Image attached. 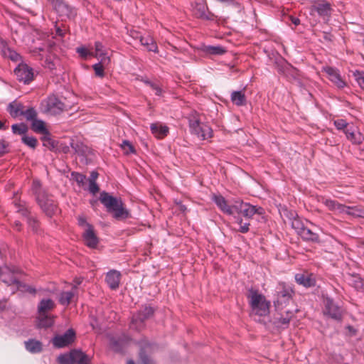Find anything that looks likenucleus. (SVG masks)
Here are the masks:
<instances>
[{"label": "nucleus", "instance_id": "nucleus-35", "mask_svg": "<svg viewBox=\"0 0 364 364\" xmlns=\"http://www.w3.org/2000/svg\"><path fill=\"white\" fill-rule=\"evenodd\" d=\"M348 210H345L344 214H347L353 217L364 218V208L360 206H347Z\"/></svg>", "mask_w": 364, "mask_h": 364}, {"label": "nucleus", "instance_id": "nucleus-4", "mask_svg": "<svg viewBox=\"0 0 364 364\" xmlns=\"http://www.w3.org/2000/svg\"><path fill=\"white\" fill-rule=\"evenodd\" d=\"M40 109L45 114L57 115L66 110L67 106L56 96L50 95L41 102Z\"/></svg>", "mask_w": 364, "mask_h": 364}, {"label": "nucleus", "instance_id": "nucleus-58", "mask_svg": "<svg viewBox=\"0 0 364 364\" xmlns=\"http://www.w3.org/2000/svg\"><path fill=\"white\" fill-rule=\"evenodd\" d=\"M97 177H98L97 172L92 171V172H91V174L88 179V181H95L96 182V179L97 178Z\"/></svg>", "mask_w": 364, "mask_h": 364}, {"label": "nucleus", "instance_id": "nucleus-46", "mask_svg": "<svg viewBox=\"0 0 364 364\" xmlns=\"http://www.w3.org/2000/svg\"><path fill=\"white\" fill-rule=\"evenodd\" d=\"M4 55L14 61H17L20 58L19 55L16 51L10 49L9 48H4Z\"/></svg>", "mask_w": 364, "mask_h": 364}, {"label": "nucleus", "instance_id": "nucleus-7", "mask_svg": "<svg viewBox=\"0 0 364 364\" xmlns=\"http://www.w3.org/2000/svg\"><path fill=\"white\" fill-rule=\"evenodd\" d=\"M291 225L303 240L311 242L319 241L318 234L313 228L305 226L299 219H294Z\"/></svg>", "mask_w": 364, "mask_h": 364}, {"label": "nucleus", "instance_id": "nucleus-51", "mask_svg": "<svg viewBox=\"0 0 364 364\" xmlns=\"http://www.w3.org/2000/svg\"><path fill=\"white\" fill-rule=\"evenodd\" d=\"M77 52L82 58H86L88 55H92V56L93 55L92 52H90L86 48H84V47L77 48Z\"/></svg>", "mask_w": 364, "mask_h": 364}, {"label": "nucleus", "instance_id": "nucleus-53", "mask_svg": "<svg viewBox=\"0 0 364 364\" xmlns=\"http://www.w3.org/2000/svg\"><path fill=\"white\" fill-rule=\"evenodd\" d=\"M334 124L338 129H344L347 127V122L344 119H337Z\"/></svg>", "mask_w": 364, "mask_h": 364}, {"label": "nucleus", "instance_id": "nucleus-5", "mask_svg": "<svg viewBox=\"0 0 364 364\" xmlns=\"http://www.w3.org/2000/svg\"><path fill=\"white\" fill-rule=\"evenodd\" d=\"M189 128L191 133L196 135L199 139L208 140L213 137L211 127L205 123L200 122L196 116L189 119Z\"/></svg>", "mask_w": 364, "mask_h": 364}, {"label": "nucleus", "instance_id": "nucleus-39", "mask_svg": "<svg viewBox=\"0 0 364 364\" xmlns=\"http://www.w3.org/2000/svg\"><path fill=\"white\" fill-rule=\"evenodd\" d=\"M205 52L210 55H223L226 50L222 46H207L205 48Z\"/></svg>", "mask_w": 364, "mask_h": 364}, {"label": "nucleus", "instance_id": "nucleus-24", "mask_svg": "<svg viewBox=\"0 0 364 364\" xmlns=\"http://www.w3.org/2000/svg\"><path fill=\"white\" fill-rule=\"evenodd\" d=\"M151 133L158 139H163L167 136L169 129L167 126L159 122L152 123L150 126Z\"/></svg>", "mask_w": 364, "mask_h": 364}, {"label": "nucleus", "instance_id": "nucleus-34", "mask_svg": "<svg viewBox=\"0 0 364 364\" xmlns=\"http://www.w3.org/2000/svg\"><path fill=\"white\" fill-rule=\"evenodd\" d=\"M110 62L109 57H104L101 58L100 63H96L93 65V69L95 72V75L99 77L104 76V66L108 65Z\"/></svg>", "mask_w": 364, "mask_h": 364}, {"label": "nucleus", "instance_id": "nucleus-16", "mask_svg": "<svg viewBox=\"0 0 364 364\" xmlns=\"http://www.w3.org/2000/svg\"><path fill=\"white\" fill-rule=\"evenodd\" d=\"M323 70L328 75L329 80L338 88H342L346 85L337 70L328 66L324 67Z\"/></svg>", "mask_w": 364, "mask_h": 364}, {"label": "nucleus", "instance_id": "nucleus-33", "mask_svg": "<svg viewBox=\"0 0 364 364\" xmlns=\"http://www.w3.org/2000/svg\"><path fill=\"white\" fill-rule=\"evenodd\" d=\"M31 129L38 134L43 135L44 134H48V130L46 129L45 122L41 119H34L31 124Z\"/></svg>", "mask_w": 364, "mask_h": 364}, {"label": "nucleus", "instance_id": "nucleus-20", "mask_svg": "<svg viewBox=\"0 0 364 364\" xmlns=\"http://www.w3.org/2000/svg\"><path fill=\"white\" fill-rule=\"evenodd\" d=\"M56 11L63 16H70L73 14L72 9L66 4L63 0H49Z\"/></svg>", "mask_w": 364, "mask_h": 364}, {"label": "nucleus", "instance_id": "nucleus-22", "mask_svg": "<svg viewBox=\"0 0 364 364\" xmlns=\"http://www.w3.org/2000/svg\"><path fill=\"white\" fill-rule=\"evenodd\" d=\"M296 282L305 287H310L315 285V279L312 274L306 273H299L295 275Z\"/></svg>", "mask_w": 364, "mask_h": 364}, {"label": "nucleus", "instance_id": "nucleus-49", "mask_svg": "<svg viewBox=\"0 0 364 364\" xmlns=\"http://www.w3.org/2000/svg\"><path fill=\"white\" fill-rule=\"evenodd\" d=\"M237 223L240 225V228L238 230L240 232H241L242 233H245L249 231V226H250L249 223H243V220L242 219H239V218L237 220Z\"/></svg>", "mask_w": 364, "mask_h": 364}, {"label": "nucleus", "instance_id": "nucleus-18", "mask_svg": "<svg viewBox=\"0 0 364 364\" xmlns=\"http://www.w3.org/2000/svg\"><path fill=\"white\" fill-rule=\"evenodd\" d=\"M321 201L329 210L335 213H343L345 210H348L347 205L341 204L336 200L330 198H322Z\"/></svg>", "mask_w": 364, "mask_h": 364}, {"label": "nucleus", "instance_id": "nucleus-64", "mask_svg": "<svg viewBox=\"0 0 364 364\" xmlns=\"http://www.w3.org/2000/svg\"><path fill=\"white\" fill-rule=\"evenodd\" d=\"M6 127L4 126V123L0 121V129H5Z\"/></svg>", "mask_w": 364, "mask_h": 364}, {"label": "nucleus", "instance_id": "nucleus-63", "mask_svg": "<svg viewBox=\"0 0 364 364\" xmlns=\"http://www.w3.org/2000/svg\"><path fill=\"white\" fill-rule=\"evenodd\" d=\"M40 186V183L38 181H34L33 182V187L36 188L37 187Z\"/></svg>", "mask_w": 364, "mask_h": 364}, {"label": "nucleus", "instance_id": "nucleus-50", "mask_svg": "<svg viewBox=\"0 0 364 364\" xmlns=\"http://www.w3.org/2000/svg\"><path fill=\"white\" fill-rule=\"evenodd\" d=\"M146 83L150 85L153 90L155 91V94L157 96H161L163 93L162 89L156 84L152 83L147 81Z\"/></svg>", "mask_w": 364, "mask_h": 364}, {"label": "nucleus", "instance_id": "nucleus-56", "mask_svg": "<svg viewBox=\"0 0 364 364\" xmlns=\"http://www.w3.org/2000/svg\"><path fill=\"white\" fill-rule=\"evenodd\" d=\"M45 63H46V66L48 68L50 69V70H52V69H53V68H54V67H55V62H53V61L51 60L50 57H49V58H46V60H45Z\"/></svg>", "mask_w": 364, "mask_h": 364}, {"label": "nucleus", "instance_id": "nucleus-61", "mask_svg": "<svg viewBox=\"0 0 364 364\" xmlns=\"http://www.w3.org/2000/svg\"><path fill=\"white\" fill-rule=\"evenodd\" d=\"M140 356H141V360L143 362V364H149V360L147 356H145V355L144 356L143 353H140Z\"/></svg>", "mask_w": 364, "mask_h": 364}, {"label": "nucleus", "instance_id": "nucleus-6", "mask_svg": "<svg viewBox=\"0 0 364 364\" xmlns=\"http://www.w3.org/2000/svg\"><path fill=\"white\" fill-rule=\"evenodd\" d=\"M58 361L60 364H89L91 362V357L80 350L75 349L69 353L59 355Z\"/></svg>", "mask_w": 364, "mask_h": 364}, {"label": "nucleus", "instance_id": "nucleus-19", "mask_svg": "<svg viewBox=\"0 0 364 364\" xmlns=\"http://www.w3.org/2000/svg\"><path fill=\"white\" fill-rule=\"evenodd\" d=\"M325 306L326 314H328L332 318L336 320L341 319L342 311L333 303L332 300L326 299Z\"/></svg>", "mask_w": 364, "mask_h": 364}, {"label": "nucleus", "instance_id": "nucleus-31", "mask_svg": "<svg viewBox=\"0 0 364 364\" xmlns=\"http://www.w3.org/2000/svg\"><path fill=\"white\" fill-rule=\"evenodd\" d=\"M140 43L142 46H145L149 51L154 53L159 52L156 43L151 36H147L146 38L140 37Z\"/></svg>", "mask_w": 364, "mask_h": 364}, {"label": "nucleus", "instance_id": "nucleus-29", "mask_svg": "<svg viewBox=\"0 0 364 364\" xmlns=\"http://www.w3.org/2000/svg\"><path fill=\"white\" fill-rule=\"evenodd\" d=\"M230 99L236 106H244L247 103L246 96L243 91H233L231 93Z\"/></svg>", "mask_w": 364, "mask_h": 364}, {"label": "nucleus", "instance_id": "nucleus-30", "mask_svg": "<svg viewBox=\"0 0 364 364\" xmlns=\"http://www.w3.org/2000/svg\"><path fill=\"white\" fill-rule=\"evenodd\" d=\"M38 323L40 328H49L54 323V317L49 314H38Z\"/></svg>", "mask_w": 364, "mask_h": 364}, {"label": "nucleus", "instance_id": "nucleus-2", "mask_svg": "<svg viewBox=\"0 0 364 364\" xmlns=\"http://www.w3.org/2000/svg\"><path fill=\"white\" fill-rule=\"evenodd\" d=\"M100 200L106 207L107 211L112 213L114 218L117 220H122L129 217V212L124 207L120 198L113 197L109 193L103 192L100 195Z\"/></svg>", "mask_w": 364, "mask_h": 364}, {"label": "nucleus", "instance_id": "nucleus-38", "mask_svg": "<svg viewBox=\"0 0 364 364\" xmlns=\"http://www.w3.org/2000/svg\"><path fill=\"white\" fill-rule=\"evenodd\" d=\"M92 56L100 59V60L102 58L107 57V52L100 42L95 43V52L93 53Z\"/></svg>", "mask_w": 364, "mask_h": 364}, {"label": "nucleus", "instance_id": "nucleus-62", "mask_svg": "<svg viewBox=\"0 0 364 364\" xmlns=\"http://www.w3.org/2000/svg\"><path fill=\"white\" fill-rule=\"evenodd\" d=\"M130 36L134 38H139L140 40L141 36H139V33L135 31H131Z\"/></svg>", "mask_w": 364, "mask_h": 364}, {"label": "nucleus", "instance_id": "nucleus-60", "mask_svg": "<svg viewBox=\"0 0 364 364\" xmlns=\"http://www.w3.org/2000/svg\"><path fill=\"white\" fill-rule=\"evenodd\" d=\"M289 18L291 23H294L295 26H298L300 24V20L298 18L290 16Z\"/></svg>", "mask_w": 364, "mask_h": 364}, {"label": "nucleus", "instance_id": "nucleus-44", "mask_svg": "<svg viewBox=\"0 0 364 364\" xmlns=\"http://www.w3.org/2000/svg\"><path fill=\"white\" fill-rule=\"evenodd\" d=\"M121 148L124 151L125 154H133L135 152V149L132 146V144L127 140H124L122 141L121 144Z\"/></svg>", "mask_w": 364, "mask_h": 364}, {"label": "nucleus", "instance_id": "nucleus-10", "mask_svg": "<svg viewBox=\"0 0 364 364\" xmlns=\"http://www.w3.org/2000/svg\"><path fill=\"white\" fill-rule=\"evenodd\" d=\"M36 199L41 208L48 216L51 217L57 213L58 207L52 197L42 193L38 194Z\"/></svg>", "mask_w": 364, "mask_h": 364}, {"label": "nucleus", "instance_id": "nucleus-48", "mask_svg": "<svg viewBox=\"0 0 364 364\" xmlns=\"http://www.w3.org/2000/svg\"><path fill=\"white\" fill-rule=\"evenodd\" d=\"M14 205L18 208V212L21 213L23 215L27 216L28 213V210L26 207H25V203L21 201H15Z\"/></svg>", "mask_w": 364, "mask_h": 364}, {"label": "nucleus", "instance_id": "nucleus-15", "mask_svg": "<svg viewBox=\"0 0 364 364\" xmlns=\"http://www.w3.org/2000/svg\"><path fill=\"white\" fill-rule=\"evenodd\" d=\"M82 238L85 244L90 247L95 248L98 243V238L95 233L94 228L92 225H87L82 234Z\"/></svg>", "mask_w": 364, "mask_h": 364}, {"label": "nucleus", "instance_id": "nucleus-21", "mask_svg": "<svg viewBox=\"0 0 364 364\" xmlns=\"http://www.w3.org/2000/svg\"><path fill=\"white\" fill-rule=\"evenodd\" d=\"M213 200L218 206V208L225 213L228 215H232L235 213L234 204L229 205L226 200L222 196H213Z\"/></svg>", "mask_w": 364, "mask_h": 364}, {"label": "nucleus", "instance_id": "nucleus-9", "mask_svg": "<svg viewBox=\"0 0 364 364\" xmlns=\"http://www.w3.org/2000/svg\"><path fill=\"white\" fill-rule=\"evenodd\" d=\"M294 294V292L291 287L286 286L284 284H279L277 300L274 301L276 308L279 309L286 306L292 299Z\"/></svg>", "mask_w": 364, "mask_h": 364}, {"label": "nucleus", "instance_id": "nucleus-47", "mask_svg": "<svg viewBox=\"0 0 364 364\" xmlns=\"http://www.w3.org/2000/svg\"><path fill=\"white\" fill-rule=\"evenodd\" d=\"M287 315L286 317L282 316L277 318L278 321L277 322V323L279 327L287 326L289 323V321L291 320V317L293 316L292 312L287 311Z\"/></svg>", "mask_w": 364, "mask_h": 364}, {"label": "nucleus", "instance_id": "nucleus-37", "mask_svg": "<svg viewBox=\"0 0 364 364\" xmlns=\"http://www.w3.org/2000/svg\"><path fill=\"white\" fill-rule=\"evenodd\" d=\"M345 134L348 139L354 144H359L363 141V136L359 132H351L348 129L345 130Z\"/></svg>", "mask_w": 364, "mask_h": 364}, {"label": "nucleus", "instance_id": "nucleus-40", "mask_svg": "<svg viewBox=\"0 0 364 364\" xmlns=\"http://www.w3.org/2000/svg\"><path fill=\"white\" fill-rule=\"evenodd\" d=\"M72 177L77 183L79 186H82L85 189L86 188L85 186L87 183V178L85 175L73 172L72 173Z\"/></svg>", "mask_w": 364, "mask_h": 364}, {"label": "nucleus", "instance_id": "nucleus-11", "mask_svg": "<svg viewBox=\"0 0 364 364\" xmlns=\"http://www.w3.org/2000/svg\"><path fill=\"white\" fill-rule=\"evenodd\" d=\"M154 314V309L150 306H146L138 314L133 316L131 328L136 331H141L144 326V321Z\"/></svg>", "mask_w": 364, "mask_h": 364}, {"label": "nucleus", "instance_id": "nucleus-41", "mask_svg": "<svg viewBox=\"0 0 364 364\" xmlns=\"http://www.w3.org/2000/svg\"><path fill=\"white\" fill-rule=\"evenodd\" d=\"M22 115L25 117V118L28 121H33L36 119L37 112L33 107L28 108L26 109L23 110Z\"/></svg>", "mask_w": 364, "mask_h": 364}, {"label": "nucleus", "instance_id": "nucleus-28", "mask_svg": "<svg viewBox=\"0 0 364 364\" xmlns=\"http://www.w3.org/2000/svg\"><path fill=\"white\" fill-rule=\"evenodd\" d=\"M77 294V286L73 287L70 291H63L59 298V302L62 305H68L74 299L75 294Z\"/></svg>", "mask_w": 364, "mask_h": 364}, {"label": "nucleus", "instance_id": "nucleus-12", "mask_svg": "<svg viewBox=\"0 0 364 364\" xmlns=\"http://www.w3.org/2000/svg\"><path fill=\"white\" fill-rule=\"evenodd\" d=\"M75 332L73 329H68L64 334L57 335L52 339L53 345L56 348H64L74 342Z\"/></svg>", "mask_w": 364, "mask_h": 364}, {"label": "nucleus", "instance_id": "nucleus-52", "mask_svg": "<svg viewBox=\"0 0 364 364\" xmlns=\"http://www.w3.org/2000/svg\"><path fill=\"white\" fill-rule=\"evenodd\" d=\"M89 182V186H88V191L92 193V194H95L96 193H97L99 191V187L97 186V184L96 183L95 181H88Z\"/></svg>", "mask_w": 364, "mask_h": 364}, {"label": "nucleus", "instance_id": "nucleus-59", "mask_svg": "<svg viewBox=\"0 0 364 364\" xmlns=\"http://www.w3.org/2000/svg\"><path fill=\"white\" fill-rule=\"evenodd\" d=\"M6 146L4 141H0V155L6 152Z\"/></svg>", "mask_w": 364, "mask_h": 364}, {"label": "nucleus", "instance_id": "nucleus-3", "mask_svg": "<svg viewBox=\"0 0 364 364\" xmlns=\"http://www.w3.org/2000/svg\"><path fill=\"white\" fill-rule=\"evenodd\" d=\"M19 276L20 272L18 271L11 269L9 267H5L0 269V281L9 286L14 285L16 290H20L22 292L35 293L36 290L33 287L19 281Z\"/></svg>", "mask_w": 364, "mask_h": 364}, {"label": "nucleus", "instance_id": "nucleus-36", "mask_svg": "<svg viewBox=\"0 0 364 364\" xmlns=\"http://www.w3.org/2000/svg\"><path fill=\"white\" fill-rule=\"evenodd\" d=\"M348 284L357 290H361L363 288V282L358 275H350L348 278Z\"/></svg>", "mask_w": 364, "mask_h": 364}, {"label": "nucleus", "instance_id": "nucleus-42", "mask_svg": "<svg viewBox=\"0 0 364 364\" xmlns=\"http://www.w3.org/2000/svg\"><path fill=\"white\" fill-rule=\"evenodd\" d=\"M41 139L43 141V146L50 149H53L56 146V143L50 139L49 132L48 134H44Z\"/></svg>", "mask_w": 364, "mask_h": 364}, {"label": "nucleus", "instance_id": "nucleus-1", "mask_svg": "<svg viewBox=\"0 0 364 364\" xmlns=\"http://www.w3.org/2000/svg\"><path fill=\"white\" fill-rule=\"evenodd\" d=\"M247 298L250 306V316L257 320L266 316L269 313L270 302L258 290L250 289L247 294Z\"/></svg>", "mask_w": 364, "mask_h": 364}, {"label": "nucleus", "instance_id": "nucleus-8", "mask_svg": "<svg viewBox=\"0 0 364 364\" xmlns=\"http://www.w3.org/2000/svg\"><path fill=\"white\" fill-rule=\"evenodd\" d=\"M234 210L235 213H241L248 219L251 218L255 214L262 215L264 213L262 208L245 203L240 200H236L234 203Z\"/></svg>", "mask_w": 364, "mask_h": 364}, {"label": "nucleus", "instance_id": "nucleus-14", "mask_svg": "<svg viewBox=\"0 0 364 364\" xmlns=\"http://www.w3.org/2000/svg\"><path fill=\"white\" fill-rule=\"evenodd\" d=\"M311 11H316L324 21H328L331 15V4L326 1H316L311 8Z\"/></svg>", "mask_w": 364, "mask_h": 364}, {"label": "nucleus", "instance_id": "nucleus-25", "mask_svg": "<svg viewBox=\"0 0 364 364\" xmlns=\"http://www.w3.org/2000/svg\"><path fill=\"white\" fill-rule=\"evenodd\" d=\"M207 10L208 7L203 2H196L193 6V14L197 18L208 19L209 16L207 13Z\"/></svg>", "mask_w": 364, "mask_h": 364}, {"label": "nucleus", "instance_id": "nucleus-43", "mask_svg": "<svg viewBox=\"0 0 364 364\" xmlns=\"http://www.w3.org/2000/svg\"><path fill=\"white\" fill-rule=\"evenodd\" d=\"M12 131L14 134H24L28 131V127L25 124H16L12 125Z\"/></svg>", "mask_w": 364, "mask_h": 364}, {"label": "nucleus", "instance_id": "nucleus-23", "mask_svg": "<svg viewBox=\"0 0 364 364\" xmlns=\"http://www.w3.org/2000/svg\"><path fill=\"white\" fill-rule=\"evenodd\" d=\"M121 279V274L117 270L109 271L106 276V282L112 289H116L119 287Z\"/></svg>", "mask_w": 364, "mask_h": 364}, {"label": "nucleus", "instance_id": "nucleus-13", "mask_svg": "<svg viewBox=\"0 0 364 364\" xmlns=\"http://www.w3.org/2000/svg\"><path fill=\"white\" fill-rule=\"evenodd\" d=\"M14 73L17 79L25 84H28L33 80V70L26 63H20L14 70Z\"/></svg>", "mask_w": 364, "mask_h": 364}, {"label": "nucleus", "instance_id": "nucleus-17", "mask_svg": "<svg viewBox=\"0 0 364 364\" xmlns=\"http://www.w3.org/2000/svg\"><path fill=\"white\" fill-rule=\"evenodd\" d=\"M129 340L128 337L123 335L121 337H112L109 341V347L112 350L116 352H121L127 346Z\"/></svg>", "mask_w": 364, "mask_h": 364}, {"label": "nucleus", "instance_id": "nucleus-55", "mask_svg": "<svg viewBox=\"0 0 364 364\" xmlns=\"http://www.w3.org/2000/svg\"><path fill=\"white\" fill-rule=\"evenodd\" d=\"M355 77L360 87L364 89V75L363 74L358 73L355 75Z\"/></svg>", "mask_w": 364, "mask_h": 364}, {"label": "nucleus", "instance_id": "nucleus-54", "mask_svg": "<svg viewBox=\"0 0 364 364\" xmlns=\"http://www.w3.org/2000/svg\"><path fill=\"white\" fill-rule=\"evenodd\" d=\"M78 225L81 227H84L85 229L87 228V225H91L90 223H87L86 218L83 215H80L77 218Z\"/></svg>", "mask_w": 364, "mask_h": 364}, {"label": "nucleus", "instance_id": "nucleus-45", "mask_svg": "<svg viewBox=\"0 0 364 364\" xmlns=\"http://www.w3.org/2000/svg\"><path fill=\"white\" fill-rule=\"evenodd\" d=\"M22 141L26 144L28 146L34 149L37 145V139L33 136H28L24 135L22 137Z\"/></svg>", "mask_w": 364, "mask_h": 364}, {"label": "nucleus", "instance_id": "nucleus-32", "mask_svg": "<svg viewBox=\"0 0 364 364\" xmlns=\"http://www.w3.org/2000/svg\"><path fill=\"white\" fill-rule=\"evenodd\" d=\"M23 108L22 104L14 101L9 104L8 111L13 117H17L22 115Z\"/></svg>", "mask_w": 364, "mask_h": 364}, {"label": "nucleus", "instance_id": "nucleus-57", "mask_svg": "<svg viewBox=\"0 0 364 364\" xmlns=\"http://www.w3.org/2000/svg\"><path fill=\"white\" fill-rule=\"evenodd\" d=\"M28 223L33 230L36 229L38 222L34 218H28Z\"/></svg>", "mask_w": 364, "mask_h": 364}, {"label": "nucleus", "instance_id": "nucleus-26", "mask_svg": "<svg viewBox=\"0 0 364 364\" xmlns=\"http://www.w3.org/2000/svg\"><path fill=\"white\" fill-rule=\"evenodd\" d=\"M55 306L54 301L50 299H42L38 306V314H48L50 311H52Z\"/></svg>", "mask_w": 364, "mask_h": 364}, {"label": "nucleus", "instance_id": "nucleus-27", "mask_svg": "<svg viewBox=\"0 0 364 364\" xmlns=\"http://www.w3.org/2000/svg\"><path fill=\"white\" fill-rule=\"evenodd\" d=\"M24 346L27 351L31 353H38L43 350V344L36 339H28L24 342Z\"/></svg>", "mask_w": 364, "mask_h": 364}]
</instances>
